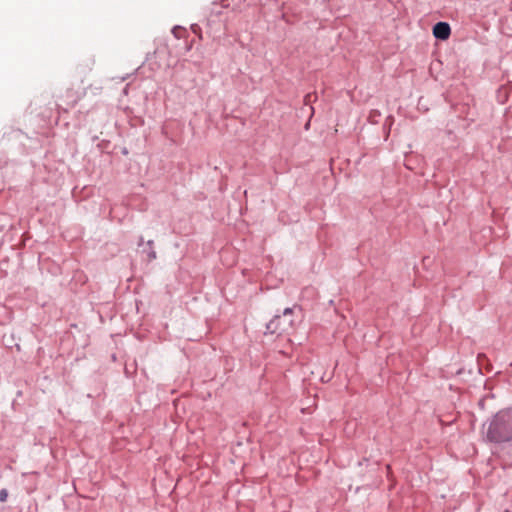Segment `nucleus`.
I'll return each mask as SVG.
<instances>
[{
	"instance_id": "nucleus-4",
	"label": "nucleus",
	"mask_w": 512,
	"mask_h": 512,
	"mask_svg": "<svg viewBox=\"0 0 512 512\" xmlns=\"http://www.w3.org/2000/svg\"><path fill=\"white\" fill-rule=\"evenodd\" d=\"M7 497H8V492L6 489H2L0 491V501L1 502H5L7 500Z\"/></svg>"
},
{
	"instance_id": "nucleus-2",
	"label": "nucleus",
	"mask_w": 512,
	"mask_h": 512,
	"mask_svg": "<svg viewBox=\"0 0 512 512\" xmlns=\"http://www.w3.org/2000/svg\"><path fill=\"white\" fill-rule=\"evenodd\" d=\"M293 310L286 308L283 312V316H275L269 321L266 326L267 333L269 334H282L291 329L294 325L292 318Z\"/></svg>"
},
{
	"instance_id": "nucleus-1",
	"label": "nucleus",
	"mask_w": 512,
	"mask_h": 512,
	"mask_svg": "<svg viewBox=\"0 0 512 512\" xmlns=\"http://www.w3.org/2000/svg\"><path fill=\"white\" fill-rule=\"evenodd\" d=\"M486 438L494 443L512 440V409L502 410L493 417L488 425Z\"/></svg>"
},
{
	"instance_id": "nucleus-3",
	"label": "nucleus",
	"mask_w": 512,
	"mask_h": 512,
	"mask_svg": "<svg viewBox=\"0 0 512 512\" xmlns=\"http://www.w3.org/2000/svg\"><path fill=\"white\" fill-rule=\"evenodd\" d=\"M451 29L448 23L438 22L433 27V35L437 39L446 40L449 38Z\"/></svg>"
}]
</instances>
